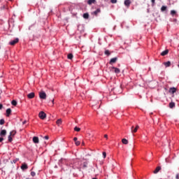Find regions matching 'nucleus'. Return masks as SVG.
Listing matches in <instances>:
<instances>
[{
	"mask_svg": "<svg viewBox=\"0 0 179 179\" xmlns=\"http://www.w3.org/2000/svg\"><path fill=\"white\" fill-rule=\"evenodd\" d=\"M110 71L114 72L115 73H120L121 72V70L117 67L112 66L110 67Z\"/></svg>",
	"mask_w": 179,
	"mask_h": 179,
	"instance_id": "nucleus-1",
	"label": "nucleus"
},
{
	"mask_svg": "<svg viewBox=\"0 0 179 179\" xmlns=\"http://www.w3.org/2000/svg\"><path fill=\"white\" fill-rule=\"evenodd\" d=\"M39 97L43 100H45L47 99V94L44 92H39Z\"/></svg>",
	"mask_w": 179,
	"mask_h": 179,
	"instance_id": "nucleus-2",
	"label": "nucleus"
},
{
	"mask_svg": "<svg viewBox=\"0 0 179 179\" xmlns=\"http://www.w3.org/2000/svg\"><path fill=\"white\" fill-rule=\"evenodd\" d=\"M38 117H39V118H41V120H44L47 117V114H45V113L41 111L39 113Z\"/></svg>",
	"mask_w": 179,
	"mask_h": 179,
	"instance_id": "nucleus-3",
	"label": "nucleus"
},
{
	"mask_svg": "<svg viewBox=\"0 0 179 179\" xmlns=\"http://www.w3.org/2000/svg\"><path fill=\"white\" fill-rule=\"evenodd\" d=\"M19 43V38H16L15 39L9 42L10 45H15V44H17Z\"/></svg>",
	"mask_w": 179,
	"mask_h": 179,
	"instance_id": "nucleus-4",
	"label": "nucleus"
},
{
	"mask_svg": "<svg viewBox=\"0 0 179 179\" xmlns=\"http://www.w3.org/2000/svg\"><path fill=\"white\" fill-rule=\"evenodd\" d=\"M131 129L132 134H136V132H138V129H139V125H136L135 128L132 126Z\"/></svg>",
	"mask_w": 179,
	"mask_h": 179,
	"instance_id": "nucleus-5",
	"label": "nucleus"
},
{
	"mask_svg": "<svg viewBox=\"0 0 179 179\" xmlns=\"http://www.w3.org/2000/svg\"><path fill=\"white\" fill-rule=\"evenodd\" d=\"M131 0H125L124 1V6H127V8H129V6H131Z\"/></svg>",
	"mask_w": 179,
	"mask_h": 179,
	"instance_id": "nucleus-6",
	"label": "nucleus"
},
{
	"mask_svg": "<svg viewBox=\"0 0 179 179\" xmlns=\"http://www.w3.org/2000/svg\"><path fill=\"white\" fill-rule=\"evenodd\" d=\"M177 92V89L176 87H171L169 89V93H171L172 94H174Z\"/></svg>",
	"mask_w": 179,
	"mask_h": 179,
	"instance_id": "nucleus-7",
	"label": "nucleus"
},
{
	"mask_svg": "<svg viewBox=\"0 0 179 179\" xmlns=\"http://www.w3.org/2000/svg\"><path fill=\"white\" fill-rule=\"evenodd\" d=\"M35 96H36V94H34V92H31L27 94L28 99H34Z\"/></svg>",
	"mask_w": 179,
	"mask_h": 179,
	"instance_id": "nucleus-8",
	"label": "nucleus"
},
{
	"mask_svg": "<svg viewBox=\"0 0 179 179\" xmlns=\"http://www.w3.org/2000/svg\"><path fill=\"white\" fill-rule=\"evenodd\" d=\"M117 57L112 58V59L110 60L109 64H110V65H113V64H115V62H117Z\"/></svg>",
	"mask_w": 179,
	"mask_h": 179,
	"instance_id": "nucleus-9",
	"label": "nucleus"
},
{
	"mask_svg": "<svg viewBox=\"0 0 179 179\" xmlns=\"http://www.w3.org/2000/svg\"><path fill=\"white\" fill-rule=\"evenodd\" d=\"M0 136H1V138H3V136H6V131L5 129L1 131Z\"/></svg>",
	"mask_w": 179,
	"mask_h": 179,
	"instance_id": "nucleus-10",
	"label": "nucleus"
},
{
	"mask_svg": "<svg viewBox=\"0 0 179 179\" xmlns=\"http://www.w3.org/2000/svg\"><path fill=\"white\" fill-rule=\"evenodd\" d=\"M21 169L22 170H27V169H29V166H27V164L24 163V164H22Z\"/></svg>",
	"mask_w": 179,
	"mask_h": 179,
	"instance_id": "nucleus-11",
	"label": "nucleus"
},
{
	"mask_svg": "<svg viewBox=\"0 0 179 179\" xmlns=\"http://www.w3.org/2000/svg\"><path fill=\"white\" fill-rule=\"evenodd\" d=\"M33 142L34 143H38L39 142L38 137L37 136L33 137Z\"/></svg>",
	"mask_w": 179,
	"mask_h": 179,
	"instance_id": "nucleus-12",
	"label": "nucleus"
},
{
	"mask_svg": "<svg viewBox=\"0 0 179 179\" xmlns=\"http://www.w3.org/2000/svg\"><path fill=\"white\" fill-rule=\"evenodd\" d=\"M162 170V167L157 166L154 171V174H157V173Z\"/></svg>",
	"mask_w": 179,
	"mask_h": 179,
	"instance_id": "nucleus-13",
	"label": "nucleus"
},
{
	"mask_svg": "<svg viewBox=\"0 0 179 179\" xmlns=\"http://www.w3.org/2000/svg\"><path fill=\"white\" fill-rule=\"evenodd\" d=\"M12 113V110L10 108H8L6 110V117H9Z\"/></svg>",
	"mask_w": 179,
	"mask_h": 179,
	"instance_id": "nucleus-14",
	"label": "nucleus"
},
{
	"mask_svg": "<svg viewBox=\"0 0 179 179\" xmlns=\"http://www.w3.org/2000/svg\"><path fill=\"white\" fill-rule=\"evenodd\" d=\"M167 54H169V50H165L161 53V55L164 57V55H167Z\"/></svg>",
	"mask_w": 179,
	"mask_h": 179,
	"instance_id": "nucleus-15",
	"label": "nucleus"
},
{
	"mask_svg": "<svg viewBox=\"0 0 179 179\" xmlns=\"http://www.w3.org/2000/svg\"><path fill=\"white\" fill-rule=\"evenodd\" d=\"M100 12H101L100 8H97L93 13H94V15H95V16H97V15H99V13H100Z\"/></svg>",
	"mask_w": 179,
	"mask_h": 179,
	"instance_id": "nucleus-16",
	"label": "nucleus"
},
{
	"mask_svg": "<svg viewBox=\"0 0 179 179\" xmlns=\"http://www.w3.org/2000/svg\"><path fill=\"white\" fill-rule=\"evenodd\" d=\"M164 65L166 66V68H169V66H171V62H164Z\"/></svg>",
	"mask_w": 179,
	"mask_h": 179,
	"instance_id": "nucleus-17",
	"label": "nucleus"
},
{
	"mask_svg": "<svg viewBox=\"0 0 179 179\" xmlns=\"http://www.w3.org/2000/svg\"><path fill=\"white\" fill-rule=\"evenodd\" d=\"M174 107H176V103H174V102H171V103H169V108H174Z\"/></svg>",
	"mask_w": 179,
	"mask_h": 179,
	"instance_id": "nucleus-18",
	"label": "nucleus"
},
{
	"mask_svg": "<svg viewBox=\"0 0 179 179\" xmlns=\"http://www.w3.org/2000/svg\"><path fill=\"white\" fill-rule=\"evenodd\" d=\"M166 10H167V6H162V8H161V11L162 12H166Z\"/></svg>",
	"mask_w": 179,
	"mask_h": 179,
	"instance_id": "nucleus-19",
	"label": "nucleus"
},
{
	"mask_svg": "<svg viewBox=\"0 0 179 179\" xmlns=\"http://www.w3.org/2000/svg\"><path fill=\"white\" fill-rule=\"evenodd\" d=\"M15 135H16V131L15 130H13L12 131L10 132V136H15Z\"/></svg>",
	"mask_w": 179,
	"mask_h": 179,
	"instance_id": "nucleus-20",
	"label": "nucleus"
},
{
	"mask_svg": "<svg viewBox=\"0 0 179 179\" xmlns=\"http://www.w3.org/2000/svg\"><path fill=\"white\" fill-rule=\"evenodd\" d=\"M88 5H92V3H96V0H88Z\"/></svg>",
	"mask_w": 179,
	"mask_h": 179,
	"instance_id": "nucleus-21",
	"label": "nucleus"
},
{
	"mask_svg": "<svg viewBox=\"0 0 179 179\" xmlns=\"http://www.w3.org/2000/svg\"><path fill=\"white\" fill-rule=\"evenodd\" d=\"M11 104L12 106H14L15 107H16V106H17V101H16V100H13L11 101Z\"/></svg>",
	"mask_w": 179,
	"mask_h": 179,
	"instance_id": "nucleus-22",
	"label": "nucleus"
},
{
	"mask_svg": "<svg viewBox=\"0 0 179 179\" xmlns=\"http://www.w3.org/2000/svg\"><path fill=\"white\" fill-rule=\"evenodd\" d=\"M56 124L59 126L61 125L62 124V119L57 120L56 122Z\"/></svg>",
	"mask_w": 179,
	"mask_h": 179,
	"instance_id": "nucleus-23",
	"label": "nucleus"
},
{
	"mask_svg": "<svg viewBox=\"0 0 179 179\" xmlns=\"http://www.w3.org/2000/svg\"><path fill=\"white\" fill-rule=\"evenodd\" d=\"M122 142L124 145H128V140H127V138H123Z\"/></svg>",
	"mask_w": 179,
	"mask_h": 179,
	"instance_id": "nucleus-24",
	"label": "nucleus"
},
{
	"mask_svg": "<svg viewBox=\"0 0 179 179\" xmlns=\"http://www.w3.org/2000/svg\"><path fill=\"white\" fill-rule=\"evenodd\" d=\"M84 19H89V13H86L83 14Z\"/></svg>",
	"mask_w": 179,
	"mask_h": 179,
	"instance_id": "nucleus-25",
	"label": "nucleus"
},
{
	"mask_svg": "<svg viewBox=\"0 0 179 179\" xmlns=\"http://www.w3.org/2000/svg\"><path fill=\"white\" fill-rule=\"evenodd\" d=\"M67 58L68 59H72V58H73V55H72V53L69 54Z\"/></svg>",
	"mask_w": 179,
	"mask_h": 179,
	"instance_id": "nucleus-26",
	"label": "nucleus"
},
{
	"mask_svg": "<svg viewBox=\"0 0 179 179\" xmlns=\"http://www.w3.org/2000/svg\"><path fill=\"white\" fill-rule=\"evenodd\" d=\"M176 13H177V12H176V10H171V15L172 16H174V15H176Z\"/></svg>",
	"mask_w": 179,
	"mask_h": 179,
	"instance_id": "nucleus-27",
	"label": "nucleus"
},
{
	"mask_svg": "<svg viewBox=\"0 0 179 179\" xmlns=\"http://www.w3.org/2000/svg\"><path fill=\"white\" fill-rule=\"evenodd\" d=\"M74 131H76V132H79V131H80V128H79V127H76L74 128Z\"/></svg>",
	"mask_w": 179,
	"mask_h": 179,
	"instance_id": "nucleus-28",
	"label": "nucleus"
},
{
	"mask_svg": "<svg viewBox=\"0 0 179 179\" xmlns=\"http://www.w3.org/2000/svg\"><path fill=\"white\" fill-rule=\"evenodd\" d=\"M3 124H5V120L3 119L0 120V125H3Z\"/></svg>",
	"mask_w": 179,
	"mask_h": 179,
	"instance_id": "nucleus-29",
	"label": "nucleus"
},
{
	"mask_svg": "<svg viewBox=\"0 0 179 179\" xmlns=\"http://www.w3.org/2000/svg\"><path fill=\"white\" fill-rule=\"evenodd\" d=\"M12 138H13L12 136H10V135L8 136V142H12V141H13Z\"/></svg>",
	"mask_w": 179,
	"mask_h": 179,
	"instance_id": "nucleus-30",
	"label": "nucleus"
},
{
	"mask_svg": "<svg viewBox=\"0 0 179 179\" xmlns=\"http://www.w3.org/2000/svg\"><path fill=\"white\" fill-rule=\"evenodd\" d=\"M1 10H3V9H6V5H3V6H1L0 8Z\"/></svg>",
	"mask_w": 179,
	"mask_h": 179,
	"instance_id": "nucleus-31",
	"label": "nucleus"
},
{
	"mask_svg": "<svg viewBox=\"0 0 179 179\" xmlns=\"http://www.w3.org/2000/svg\"><path fill=\"white\" fill-rule=\"evenodd\" d=\"M31 177L36 176V172L31 171Z\"/></svg>",
	"mask_w": 179,
	"mask_h": 179,
	"instance_id": "nucleus-32",
	"label": "nucleus"
},
{
	"mask_svg": "<svg viewBox=\"0 0 179 179\" xmlns=\"http://www.w3.org/2000/svg\"><path fill=\"white\" fill-rule=\"evenodd\" d=\"M110 51H109V50H106V51H105V55H110Z\"/></svg>",
	"mask_w": 179,
	"mask_h": 179,
	"instance_id": "nucleus-33",
	"label": "nucleus"
},
{
	"mask_svg": "<svg viewBox=\"0 0 179 179\" xmlns=\"http://www.w3.org/2000/svg\"><path fill=\"white\" fill-rule=\"evenodd\" d=\"M111 3H117V0H110Z\"/></svg>",
	"mask_w": 179,
	"mask_h": 179,
	"instance_id": "nucleus-34",
	"label": "nucleus"
},
{
	"mask_svg": "<svg viewBox=\"0 0 179 179\" xmlns=\"http://www.w3.org/2000/svg\"><path fill=\"white\" fill-rule=\"evenodd\" d=\"M76 146H79L80 145V141H76Z\"/></svg>",
	"mask_w": 179,
	"mask_h": 179,
	"instance_id": "nucleus-35",
	"label": "nucleus"
},
{
	"mask_svg": "<svg viewBox=\"0 0 179 179\" xmlns=\"http://www.w3.org/2000/svg\"><path fill=\"white\" fill-rule=\"evenodd\" d=\"M103 156L104 159H106V157L107 156V153H106V152H103Z\"/></svg>",
	"mask_w": 179,
	"mask_h": 179,
	"instance_id": "nucleus-36",
	"label": "nucleus"
},
{
	"mask_svg": "<svg viewBox=\"0 0 179 179\" xmlns=\"http://www.w3.org/2000/svg\"><path fill=\"white\" fill-rule=\"evenodd\" d=\"M151 2H152V6H153V5H155V0H151Z\"/></svg>",
	"mask_w": 179,
	"mask_h": 179,
	"instance_id": "nucleus-37",
	"label": "nucleus"
},
{
	"mask_svg": "<svg viewBox=\"0 0 179 179\" xmlns=\"http://www.w3.org/2000/svg\"><path fill=\"white\" fill-rule=\"evenodd\" d=\"M44 139H46L47 141H48V139H49L48 136H45L44 137Z\"/></svg>",
	"mask_w": 179,
	"mask_h": 179,
	"instance_id": "nucleus-38",
	"label": "nucleus"
},
{
	"mask_svg": "<svg viewBox=\"0 0 179 179\" xmlns=\"http://www.w3.org/2000/svg\"><path fill=\"white\" fill-rule=\"evenodd\" d=\"M104 138H106V139H108V136L107 134H105Z\"/></svg>",
	"mask_w": 179,
	"mask_h": 179,
	"instance_id": "nucleus-39",
	"label": "nucleus"
},
{
	"mask_svg": "<svg viewBox=\"0 0 179 179\" xmlns=\"http://www.w3.org/2000/svg\"><path fill=\"white\" fill-rule=\"evenodd\" d=\"M73 141H76V142H77V141H78V138L75 137V138H73Z\"/></svg>",
	"mask_w": 179,
	"mask_h": 179,
	"instance_id": "nucleus-40",
	"label": "nucleus"
},
{
	"mask_svg": "<svg viewBox=\"0 0 179 179\" xmlns=\"http://www.w3.org/2000/svg\"><path fill=\"white\" fill-rule=\"evenodd\" d=\"M27 120H24V121L22 122L23 125H24V124H27Z\"/></svg>",
	"mask_w": 179,
	"mask_h": 179,
	"instance_id": "nucleus-41",
	"label": "nucleus"
},
{
	"mask_svg": "<svg viewBox=\"0 0 179 179\" xmlns=\"http://www.w3.org/2000/svg\"><path fill=\"white\" fill-rule=\"evenodd\" d=\"M176 179H178V178H179V174H178V173L176 174Z\"/></svg>",
	"mask_w": 179,
	"mask_h": 179,
	"instance_id": "nucleus-42",
	"label": "nucleus"
},
{
	"mask_svg": "<svg viewBox=\"0 0 179 179\" xmlns=\"http://www.w3.org/2000/svg\"><path fill=\"white\" fill-rule=\"evenodd\" d=\"M2 107H3V106L0 103V110H2Z\"/></svg>",
	"mask_w": 179,
	"mask_h": 179,
	"instance_id": "nucleus-43",
	"label": "nucleus"
},
{
	"mask_svg": "<svg viewBox=\"0 0 179 179\" xmlns=\"http://www.w3.org/2000/svg\"><path fill=\"white\" fill-rule=\"evenodd\" d=\"M2 141H3V138L0 137V142H2Z\"/></svg>",
	"mask_w": 179,
	"mask_h": 179,
	"instance_id": "nucleus-44",
	"label": "nucleus"
},
{
	"mask_svg": "<svg viewBox=\"0 0 179 179\" xmlns=\"http://www.w3.org/2000/svg\"><path fill=\"white\" fill-rule=\"evenodd\" d=\"M83 167H87V166L86 165V164H84Z\"/></svg>",
	"mask_w": 179,
	"mask_h": 179,
	"instance_id": "nucleus-45",
	"label": "nucleus"
},
{
	"mask_svg": "<svg viewBox=\"0 0 179 179\" xmlns=\"http://www.w3.org/2000/svg\"><path fill=\"white\" fill-rule=\"evenodd\" d=\"M52 104H54V100L52 101Z\"/></svg>",
	"mask_w": 179,
	"mask_h": 179,
	"instance_id": "nucleus-46",
	"label": "nucleus"
},
{
	"mask_svg": "<svg viewBox=\"0 0 179 179\" xmlns=\"http://www.w3.org/2000/svg\"><path fill=\"white\" fill-rule=\"evenodd\" d=\"M0 50H1V45H0Z\"/></svg>",
	"mask_w": 179,
	"mask_h": 179,
	"instance_id": "nucleus-47",
	"label": "nucleus"
},
{
	"mask_svg": "<svg viewBox=\"0 0 179 179\" xmlns=\"http://www.w3.org/2000/svg\"><path fill=\"white\" fill-rule=\"evenodd\" d=\"M8 1H12V0H8Z\"/></svg>",
	"mask_w": 179,
	"mask_h": 179,
	"instance_id": "nucleus-48",
	"label": "nucleus"
},
{
	"mask_svg": "<svg viewBox=\"0 0 179 179\" xmlns=\"http://www.w3.org/2000/svg\"><path fill=\"white\" fill-rule=\"evenodd\" d=\"M0 99H1V96H0Z\"/></svg>",
	"mask_w": 179,
	"mask_h": 179,
	"instance_id": "nucleus-49",
	"label": "nucleus"
}]
</instances>
